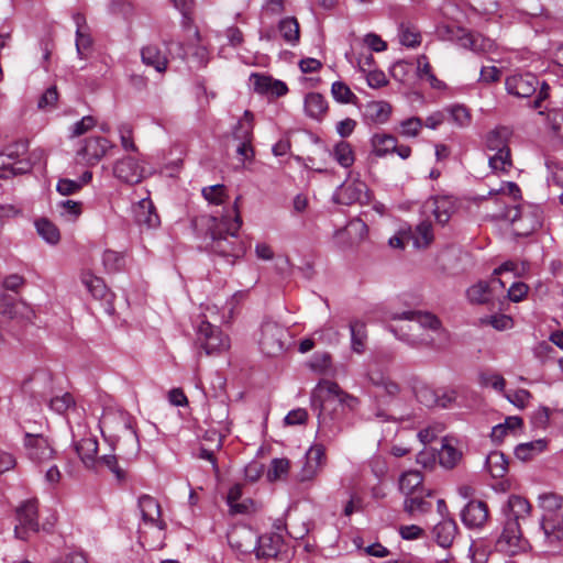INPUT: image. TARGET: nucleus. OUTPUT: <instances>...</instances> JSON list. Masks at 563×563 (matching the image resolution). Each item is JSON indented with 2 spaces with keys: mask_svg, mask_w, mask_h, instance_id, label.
Here are the masks:
<instances>
[{
  "mask_svg": "<svg viewBox=\"0 0 563 563\" xmlns=\"http://www.w3.org/2000/svg\"><path fill=\"white\" fill-rule=\"evenodd\" d=\"M325 449L322 444L312 445L306 453V463L298 474L300 482L313 479L325 464Z\"/></svg>",
  "mask_w": 563,
  "mask_h": 563,
  "instance_id": "16",
  "label": "nucleus"
},
{
  "mask_svg": "<svg viewBox=\"0 0 563 563\" xmlns=\"http://www.w3.org/2000/svg\"><path fill=\"white\" fill-rule=\"evenodd\" d=\"M528 268L529 265L526 262L518 264L514 261H507L494 269V275H500L504 272H514L516 276H521L527 272Z\"/></svg>",
  "mask_w": 563,
  "mask_h": 563,
  "instance_id": "61",
  "label": "nucleus"
},
{
  "mask_svg": "<svg viewBox=\"0 0 563 563\" xmlns=\"http://www.w3.org/2000/svg\"><path fill=\"white\" fill-rule=\"evenodd\" d=\"M489 518L487 504L482 500H471L461 511L462 522L471 528H482Z\"/></svg>",
  "mask_w": 563,
  "mask_h": 563,
  "instance_id": "18",
  "label": "nucleus"
},
{
  "mask_svg": "<svg viewBox=\"0 0 563 563\" xmlns=\"http://www.w3.org/2000/svg\"><path fill=\"white\" fill-rule=\"evenodd\" d=\"M114 145L103 136H92L84 141L77 155L88 165L98 164Z\"/></svg>",
  "mask_w": 563,
  "mask_h": 563,
  "instance_id": "14",
  "label": "nucleus"
},
{
  "mask_svg": "<svg viewBox=\"0 0 563 563\" xmlns=\"http://www.w3.org/2000/svg\"><path fill=\"white\" fill-rule=\"evenodd\" d=\"M22 162L15 159L13 152L4 154L0 153V178H8L18 174H22L26 170Z\"/></svg>",
  "mask_w": 563,
  "mask_h": 563,
  "instance_id": "35",
  "label": "nucleus"
},
{
  "mask_svg": "<svg viewBox=\"0 0 563 563\" xmlns=\"http://www.w3.org/2000/svg\"><path fill=\"white\" fill-rule=\"evenodd\" d=\"M457 533V525L453 518H444L433 528L437 543L442 548L452 545Z\"/></svg>",
  "mask_w": 563,
  "mask_h": 563,
  "instance_id": "24",
  "label": "nucleus"
},
{
  "mask_svg": "<svg viewBox=\"0 0 563 563\" xmlns=\"http://www.w3.org/2000/svg\"><path fill=\"white\" fill-rule=\"evenodd\" d=\"M49 408L59 413V415H63L65 413L69 408L74 407L75 406V399L73 397L71 394L69 393H65L64 395L62 396H56V397H53L51 400H49Z\"/></svg>",
  "mask_w": 563,
  "mask_h": 563,
  "instance_id": "55",
  "label": "nucleus"
},
{
  "mask_svg": "<svg viewBox=\"0 0 563 563\" xmlns=\"http://www.w3.org/2000/svg\"><path fill=\"white\" fill-rule=\"evenodd\" d=\"M0 316L22 324L32 321L34 311L26 302L3 292L0 294Z\"/></svg>",
  "mask_w": 563,
  "mask_h": 563,
  "instance_id": "9",
  "label": "nucleus"
},
{
  "mask_svg": "<svg viewBox=\"0 0 563 563\" xmlns=\"http://www.w3.org/2000/svg\"><path fill=\"white\" fill-rule=\"evenodd\" d=\"M417 399L420 404L426 407L432 408L438 407L439 398H438V389H433L430 386H421L416 391Z\"/></svg>",
  "mask_w": 563,
  "mask_h": 563,
  "instance_id": "54",
  "label": "nucleus"
},
{
  "mask_svg": "<svg viewBox=\"0 0 563 563\" xmlns=\"http://www.w3.org/2000/svg\"><path fill=\"white\" fill-rule=\"evenodd\" d=\"M82 188V183L62 178L57 181L56 190L63 196H70L78 192Z\"/></svg>",
  "mask_w": 563,
  "mask_h": 563,
  "instance_id": "62",
  "label": "nucleus"
},
{
  "mask_svg": "<svg viewBox=\"0 0 563 563\" xmlns=\"http://www.w3.org/2000/svg\"><path fill=\"white\" fill-rule=\"evenodd\" d=\"M115 422L122 424V431L124 432L125 435L131 437L134 440H137V434L133 427V419L128 412H107L101 418V426L102 428L106 429H112Z\"/></svg>",
  "mask_w": 563,
  "mask_h": 563,
  "instance_id": "22",
  "label": "nucleus"
},
{
  "mask_svg": "<svg viewBox=\"0 0 563 563\" xmlns=\"http://www.w3.org/2000/svg\"><path fill=\"white\" fill-rule=\"evenodd\" d=\"M462 459V452L455 449L448 440L442 443L439 452V462L445 468H453Z\"/></svg>",
  "mask_w": 563,
  "mask_h": 563,
  "instance_id": "45",
  "label": "nucleus"
},
{
  "mask_svg": "<svg viewBox=\"0 0 563 563\" xmlns=\"http://www.w3.org/2000/svg\"><path fill=\"white\" fill-rule=\"evenodd\" d=\"M539 506L542 509L541 518L563 517V497L555 493L540 495Z\"/></svg>",
  "mask_w": 563,
  "mask_h": 563,
  "instance_id": "25",
  "label": "nucleus"
},
{
  "mask_svg": "<svg viewBox=\"0 0 563 563\" xmlns=\"http://www.w3.org/2000/svg\"><path fill=\"white\" fill-rule=\"evenodd\" d=\"M367 378L378 389V397H387L389 400H394L401 391L400 385L382 372L377 364L369 366Z\"/></svg>",
  "mask_w": 563,
  "mask_h": 563,
  "instance_id": "15",
  "label": "nucleus"
},
{
  "mask_svg": "<svg viewBox=\"0 0 563 563\" xmlns=\"http://www.w3.org/2000/svg\"><path fill=\"white\" fill-rule=\"evenodd\" d=\"M102 264L107 273H117L124 267V257L122 254L107 250L102 255Z\"/></svg>",
  "mask_w": 563,
  "mask_h": 563,
  "instance_id": "53",
  "label": "nucleus"
},
{
  "mask_svg": "<svg viewBox=\"0 0 563 563\" xmlns=\"http://www.w3.org/2000/svg\"><path fill=\"white\" fill-rule=\"evenodd\" d=\"M91 46L92 38L89 33L85 31L76 32V51L80 58L87 56V52L90 51Z\"/></svg>",
  "mask_w": 563,
  "mask_h": 563,
  "instance_id": "60",
  "label": "nucleus"
},
{
  "mask_svg": "<svg viewBox=\"0 0 563 563\" xmlns=\"http://www.w3.org/2000/svg\"><path fill=\"white\" fill-rule=\"evenodd\" d=\"M135 219L139 224L145 225L150 229L158 227L161 222L154 205L150 199H143L140 201L135 209Z\"/></svg>",
  "mask_w": 563,
  "mask_h": 563,
  "instance_id": "27",
  "label": "nucleus"
},
{
  "mask_svg": "<svg viewBox=\"0 0 563 563\" xmlns=\"http://www.w3.org/2000/svg\"><path fill=\"white\" fill-rule=\"evenodd\" d=\"M397 139L391 134L375 133L371 139L372 153L377 157H384L394 153Z\"/></svg>",
  "mask_w": 563,
  "mask_h": 563,
  "instance_id": "31",
  "label": "nucleus"
},
{
  "mask_svg": "<svg viewBox=\"0 0 563 563\" xmlns=\"http://www.w3.org/2000/svg\"><path fill=\"white\" fill-rule=\"evenodd\" d=\"M365 194L366 185L363 181H353L341 185L335 192V198L339 203L349 206L361 201Z\"/></svg>",
  "mask_w": 563,
  "mask_h": 563,
  "instance_id": "21",
  "label": "nucleus"
},
{
  "mask_svg": "<svg viewBox=\"0 0 563 563\" xmlns=\"http://www.w3.org/2000/svg\"><path fill=\"white\" fill-rule=\"evenodd\" d=\"M96 124V120L91 115H86L81 120L77 121L71 126V136H80L92 129Z\"/></svg>",
  "mask_w": 563,
  "mask_h": 563,
  "instance_id": "64",
  "label": "nucleus"
},
{
  "mask_svg": "<svg viewBox=\"0 0 563 563\" xmlns=\"http://www.w3.org/2000/svg\"><path fill=\"white\" fill-rule=\"evenodd\" d=\"M397 319V317H395ZM398 319H405L409 321L407 330L398 338L402 341L408 342L411 345L429 344L432 339L424 338L419 332L424 329L437 330L440 328V320L431 313L421 311H407L404 312Z\"/></svg>",
  "mask_w": 563,
  "mask_h": 563,
  "instance_id": "5",
  "label": "nucleus"
},
{
  "mask_svg": "<svg viewBox=\"0 0 563 563\" xmlns=\"http://www.w3.org/2000/svg\"><path fill=\"white\" fill-rule=\"evenodd\" d=\"M80 280L95 299L104 303L106 312L111 314L114 311V294L107 287L104 280L89 271L81 273Z\"/></svg>",
  "mask_w": 563,
  "mask_h": 563,
  "instance_id": "12",
  "label": "nucleus"
},
{
  "mask_svg": "<svg viewBox=\"0 0 563 563\" xmlns=\"http://www.w3.org/2000/svg\"><path fill=\"white\" fill-rule=\"evenodd\" d=\"M113 175L123 183L134 185L143 179V168L134 158L128 156L117 161Z\"/></svg>",
  "mask_w": 563,
  "mask_h": 563,
  "instance_id": "19",
  "label": "nucleus"
},
{
  "mask_svg": "<svg viewBox=\"0 0 563 563\" xmlns=\"http://www.w3.org/2000/svg\"><path fill=\"white\" fill-rule=\"evenodd\" d=\"M252 538L253 533L251 530L242 529L240 531L236 530L230 533L228 540L232 549H235L241 553H250L253 551V549H251V545L244 547L243 541L246 540L251 542Z\"/></svg>",
  "mask_w": 563,
  "mask_h": 563,
  "instance_id": "50",
  "label": "nucleus"
},
{
  "mask_svg": "<svg viewBox=\"0 0 563 563\" xmlns=\"http://www.w3.org/2000/svg\"><path fill=\"white\" fill-rule=\"evenodd\" d=\"M240 200L241 196L236 197L233 209L228 214L211 216L207 221L208 250L228 258L231 263L241 258L246 252V244L238 235L242 225L238 207Z\"/></svg>",
  "mask_w": 563,
  "mask_h": 563,
  "instance_id": "1",
  "label": "nucleus"
},
{
  "mask_svg": "<svg viewBox=\"0 0 563 563\" xmlns=\"http://www.w3.org/2000/svg\"><path fill=\"white\" fill-rule=\"evenodd\" d=\"M15 519L18 523L14 527V536L20 540H27L30 533H36L38 526V501L37 499H27L15 509Z\"/></svg>",
  "mask_w": 563,
  "mask_h": 563,
  "instance_id": "7",
  "label": "nucleus"
},
{
  "mask_svg": "<svg viewBox=\"0 0 563 563\" xmlns=\"http://www.w3.org/2000/svg\"><path fill=\"white\" fill-rule=\"evenodd\" d=\"M424 209L427 211H430L434 218L435 221L444 225L446 224L451 217L455 213L457 210L456 202L452 197L449 196H438L430 198L424 203Z\"/></svg>",
  "mask_w": 563,
  "mask_h": 563,
  "instance_id": "17",
  "label": "nucleus"
},
{
  "mask_svg": "<svg viewBox=\"0 0 563 563\" xmlns=\"http://www.w3.org/2000/svg\"><path fill=\"white\" fill-rule=\"evenodd\" d=\"M438 34L442 40L453 41L459 43L464 48H470L474 52L484 49V45L479 44L484 42L479 35L471 34L466 29L457 26L455 24H443L438 27Z\"/></svg>",
  "mask_w": 563,
  "mask_h": 563,
  "instance_id": "11",
  "label": "nucleus"
},
{
  "mask_svg": "<svg viewBox=\"0 0 563 563\" xmlns=\"http://www.w3.org/2000/svg\"><path fill=\"white\" fill-rule=\"evenodd\" d=\"M287 330L275 321H264L261 327L260 347L267 356H277L286 349Z\"/></svg>",
  "mask_w": 563,
  "mask_h": 563,
  "instance_id": "8",
  "label": "nucleus"
},
{
  "mask_svg": "<svg viewBox=\"0 0 563 563\" xmlns=\"http://www.w3.org/2000/svg\"><path fill=\"white\" fill-rule=\"evenodd\" d=\"M412 239L416 247H428L434 239L431 222L428 220L421 221L412 232Z\"/></svg>",
  "mask_w": 563,
  "mask_h": 563,
  "instance_id": "38",
  "label": "nucleus"
},
{
  "mask_svg": "<svg viewBox=\"0 0 563 563\" xmlns=\"http://www.w3.org/2000/svg\"><path fill=\"white\" fill-rule=\"evenodd\" d=\"M289 470V461L287 459H274L268 470L267 476L269 481H276L285 475Z\"/></svg>",
  "mask_w": 563,
  "mask_h": 563,
  "instance_id": "59",
  "label": "nucleus"
},
{
  "mask_svg": "<svg viewBox=\"0 0 563 563\" xmlns=\"http://www.w3.org/2000/svg\"><path fill=\"white\" fill-rule=\"evenodd\" d=\"M75 450L86 467H93L98 452V441L96 438H84L76 442Z\"/></svg>",
  "mask_w": 563,
  "mask_h": 563,
  "instance_id": "28",
  "label": "nucleus"
},
{
  "mask_svg": "<svg viewBox=\"0 0 563 563\" xmlns=\"http://www.w3.org/2000/svg\"><path fill=\"white\" fill-rule=\"evenodd\" d=\"M233 139L239 142L252 141L253 139V113L249 110L238 121L233 129Z\"/></svg>",
  "mask_w": 563,
  "mask_h": 563,
  "instance_id": "36",
  "label": "nucleus"
},
{
  "mask_svg": "<svg viewBox=\"0 0 563 563\" xmlns=\"http://www.w3.org/2000/svg\"><path fill=\"white\" fill-rule=\"evenodd\" d=\"M59 217L67 222H75L82 213V203L74 200H62L56 203Z\"/></svg>",
  "mask_w": 563,
  "mask_h": 563,
  "instance_id": "41",
  "label": "nucleus"
},
{
  "mask_svg": "<svg viewBox=\"0 0 563 563\" xmlns=\"http://www.w3.org/2000/svg\"><path fill=\"white\" fill-rule=\"evenodd\" d=\"M282 542V537L276 533H267L256 537V544L253 548L255 556L258 560L277 556Z\"/></svg>",
  "mask_w": 563,
  "mask_h": 563,
  "instance_id": "20",
  "label": "nucleus"
},
{
  "mask_svg": "<svg viewBox=\"0 0 563 563\" xmlns=\"http://www.w3.org/2000/svg\"><path fill=\"white\" fill-rule=\"evenodd\" d=\"M254 90L261 95H268L274 79L269 76L254 73L250 76Z\"/></svg>",
  "mask_w": 563,
  "mask_h": 563,
  "instance_id": "58",
  "label": "nucleus"
},
{
  "mask_svg": "<svg viewBox=\"0 0 563 563\" xmlns=\"http://www.w3.org/2000/svg\"><path fill=\"white\" fill-rule=\"evenodd\" d=\"M278 30L282 37L290 45H296L300 38L299 23L295 18H285L280 20Z\"/></svg>",
  "mask_w": 563,
  "mask_h": 563,
  "instance_id": "40",
  "label": "nucleus"
},
{
  "mask_svg": "<svg viewBox=\"0 0 563 563\" xmlns=\"http://www.w3.org/2000/svg\"><path fill=\"white\" fill-rule=\"evenodd\" d=\"M139 508L145 522H154L161 515V507L157 500L150 495H142L139 498Z\"/></svg>",
  "mask_w": 563,
  "mask_h": 563,
  "instance_id": "43",
  "label": "nucleus"
},
{
  "mask_svg": "<svg viewBox=\"0 0 563 563\" xmlns=\"http://www.w3.org/2000/svg\"><path fill=\"white\" fill-rule=\"evenodd\" d=\"M540 528L544 534V547L550 554L563 550V517L541 518Z\"/></svg>",
  "mask_w": 563,
  "mask_h": 563,
  "instance_id": "13",
  "label": "nucleus"
},
{
  "mask_svg": "<svg viewBox=\"0 0 563 563\" xmlns=\"http://www.w3.org/2000/svg\"><path fill=\"white\" fill-rule=\"evenodd\" d=\"M197 343L207 355L225 352L230 347V339L222 330L211 324L205 318L197 328Z\"/></svg>",
  "mask_w": 563,
  "mask_h": 563,
  "instance_id": "6",
  "label": "nucleus"
},
{
  "mask_svg": "<svg viewBox=\"0 0 563 563\" xmlns=\"http://www.w3.org/2000/svg\"><path fill=\"white\" fill-rule=\"evenodd\" d=\"M57 100V88L56 86H51L38 98L37 108L40 110H52L56 107Z\"/></svg>",
  "mask_w": 563,
  "mask_h": 563,
  "instance_id": "57",
  "label": "nucleus"
},
{
  "mask_svg": "<svg viewBox=\"0 0 563 563\" xmlns=\"http://www.w3.org/2000/svg\"><path fill=\"white\" fill-rule=\"evenodd\" d=\"M202 196L210 203L219 206V205L223 203L227 198L225 187L223 185H219V184L209 186V187H205L202 189Z\"/></svg>",
  "mask_w": 563,
  "mask_h": 563,
  "instance_id": "56",
  "label": "nucleus"
},
{
  "mask_svg": "<svg viewBox=\"0 0 563 563\" xmlns=\"http://www.w3.org/2000/svg\"><path fill=\"white\" fill-rule=\"evenodd\" d=\"M506 91L516 98H530L536 93L530 107L534 110L542 108L543 101L549 98L550 86L531 73L514 74L505 80Z\"/></svg>",
  "mask_w": 563,
  "mask_h": 563,
  "instance_id": "4",
  "label": "nucleus"
},
{
  "mask_svg": "<svg viewBox=\"0 0 563 563\" xmlns=\"http://www.w3.org/2000/svg\"><path fill=\"white\" fill-rule=\"evenodd\" d=\"M306 114L316 120H322L328 112V101L319 92H309L305 97Z\"/></svg>",
  "mask_w": 563,
  "mask_h": 563,
  "instance_id": "26",
  "label": "nucleus"
},
{
  "mask_svg": "<svg viewBox=\"0 0 563 563\" xmlns=\"http://www.w3.org/2000/svg\"><path fill=\"white\" fill-rule=\"evenodd\" d=\"M391 114V106L386 101H372L366 104L365 117L374 123H385Z\"/></svg>",
  "mask_w": 563,
  "mask_h": 563,
  "instance_id": "32",
  "label": "nucleus"
},
{
  "mask_svg": "<svg viewBox=\"0 0 563 563\" xmlns=\"http://www.w3.org/2000/svg\"><path fill=\"white\" fill-rule=\"evenodd\" d=\"M486 467L494 478H501L508 471V462L501 452H492L486 457Z\"/></svg>",
  "mask_w": 563,
  "mask_h": 563,
  "instance_id": "37",
  "label": "nucleus"
},
{
  "mask_svg": "<svg viewBox=\"0 0 563 563\" xmlns=\"http://www.w3.org/2000/svg\"><path fill=\"white\" fill-rule=\"evenodd\" d=\"M331 95L333 99L339 103H352L355 104L357 101L356 95L350 89V87L343 81H334L331 86Z\"/></svg>",
  "mask_w": 563,
  "mask_h": 563,
  "instance_id": "48",
  "label": "nucleus"
},
{
  "mask_svg": "<svg viewBox=\"0 0 563 563\" xmlns=\"http://www.w3.org/2000/svg\"><path fill=\"white\" fill-rule=\"evenodd\" d=\"M401 134L405 136H417L422 128V121L418 117L409 118L401 122Z\"/></svg>",
  "mask_w": 563,
  "mask_h": 563,
  "instance_id": "63",
  "label": "nucleus"
},
{
  "mask_svg": "<svg viewBox=\"0 0 563 563\" xmlns=\"http://www.w3.org/2000/svg\"><path fill=\"white\" fill-rule=\"evenodd\" d=\"M352 350L356 353H363L367 339L366 325L364 322L355 320L350 322Z\"/></svg>",
  "mask_w": 563,
  "mask_h": 563,
  "instance_id": "42",
  "label": "nucleus"
},
{
  "mask_svg": "<svg viewBox=\"0 0 563 563\" xmlns=\"http://www.w3.org/2000/svg\"><path fill=\"white\" fill-rule=\"evenodd\" d=\"M35 228L38 235L49 244H57L60 240V233L58 228L47 220L42 218L35 221Z\"/></svg>",
  "mask_w": 563,
  "mask_h": 563,
  "instance_id": "44",
  "label": "nucleus"
},
{
  "mask_svg": "<svg viewBox=\"0 0 563 563\" xmlns=\"http://www.w3.org/2000/svg\"><path fill=\"white\" fill-rule=\"evenodd\" d=\"M512 135V130L505 125H498L489 131L485 139L487 150L499 152L509 148V140Z\"/></svg>",
  "mask_w": 563,
  "mask_h": 563,
  "instance_id": "23",
  "label": "nucleus"
},
{
  "mask_svg": "<svg viewBox=\"0 0 563 563\" xmlns=\"http://www.w3.org/2000/svg\"><path fill=\"white\" fill-rule=\"evenodd\" d=\"M492 291L486 282H478L467 289V297L473 303H485L490 299Z\"/></svg>",
  "mask_w": 563,
  "mask_h": 563,
  "instance_id": "52",
  "label": "nucleus"
},
{
  "mask_svg": "<svg viewBox=\"0 0 563 563\" xmlns=\"http://www.w3.org/2000/svg\"><path fill=\"white\" fill-rule=\"evenodd\" d=\"M27 457L40 465L54 459L56 452L43 434L26 432L23 440Z\"/></svg>",
  "mask_w": 563,
  "mask_h": 563,
  "instance_id": "10",
  "label": "nucleus"
},
{
  "mask_svg": "<svg viewBox=\"0 0 563 563\" xmlns=\"http://www.w3.org/2000/svg\"><path fill=\"white\" fill-rule=\"evenodd\" d=\"M450 119L459 126H468L472 122L471 111L463 104H453L445 109Z\"/></svg>",
  "mask_w": 563,
  "mask_h": 563,
  "instance_id": "51",
  "label": "nucleus"
},
{
  "mask_svg": "<svg viewBox=\"0 0 563 563\" xmlns=\"http://www.w3.org/2000/svg\"><path fill=\"white\" fill-rule=\"evenodd\" d=\"M399 41L407 47H416L421 43V34L413 24L402 22L399 25Z\"/></svg>",
  "mask_w": 563,
  "mask_h": 563,
  "instance_id": "47",
  "label": "nucleus"
},
{
  "mask_svg": "<svg viewBox=\"0 0 563 563\" xmlns=\"http://www.w3.org/2000/svg\"><path fill=\"white\" fill-rule=\"evenodd\" d=\"M547 446V442L542 439L520 443L515 449V455L521 461L531 460L534 455L541 453Z\"/></svg>",
  "mask_w": 563,
  "mask_h": 563,
  "instance_id": "46",
  "label": "nucleus"
},
{
  "mask_svg": "<svg viewBox=\"0 0 563 563\" xmlns=\"http://www.w3.org/2000/svg\"><path fill=\"white\" fill-rule=\"evenodd\" d=\"M432 509V503L427 500L421 492L406 497L404 501V510L409 516L424 515Z\"/></svg>",
  "mask_w": 563,
  "mask_h": 563,
  "instance_id": "34",
  "label": "nucleus"
},
{
  "mask_svg": "<svg viewBox=\"0 0 563 563\" xmlns=\"http://www.w3.org/2000/svg\"><path fill=\"white\" fill-rule=\"evenodd\" d=\"M332 156L344 168L351 167L355 161L353 147L346 141H340L334 145Z\"/></svg>",
  "mask_w": 563,
  "mask_h": 563,
  "instance_id": "39",
  "label": "nucleus"
},
{
  "mask_svg": "<svg viewBox=\"0 0 563 563\" xmlns=\"http://www.w3.org/2000/svg\"><path fill=\"white\" fill-rule=\"evenodd\" d=\"M423 477L418 471L405 472L399 478V488L406 497L422 492Z\"/></svg>",
  "mask_w": 563,
  "mask_h": 563,
  "instance_id": "33",
  "label": "nucleus"
},
{
  "mask_svg": "<svg viewBox=\"0 0 563 563\" xmlns=\"http://www.w3.org/2000/svg\"><path fill=\"white\" fill-rule=\"evenodd\" d=\"M488 163L493 170L508 173L512 168L510 148L495 152V154L489 157Z\"/></svg>",
  "mask_w": 563,
  "mask_h": 563,
  "instance_id": "49",
  "label": "nucleus"
},
{
  "mask_svg": "<svg viewBox=\"0 0 563 563\" xmlns=\"http://www.w3.org/2000/svg\"><path fill=\"white\" fill-rule=\"evenodd\" d=\"M142 62L154 67L158 73L167 69L168 59L156 45H147L141 51Z\"/></svg>",
  "mask_w": 563,
  "mask_h": 563,
  "instance_id": "29",
  "label": "nucleus"
},
{
  "mask_svg": "<svg viewBox=\"0 0 563 563\" xmlns=\"http://www.w3.org/2000/svg\"><path fill=\"white\" fill-rule=\"evenodd\" d=\"M531 510L532 507L525 497L519 495L509 496L501 509L505 519L501 523L500 533L495 541L497 552L515 556L527 553L531 549V544L521 529V521L530 517Z\"/></svg>",
  "mask_w": 563,
  "mask_h": 563,
  "instance_id": "2",
  "label": "nucleus"
},
{
  "mask_svg": "<svg viewBox=\"0 0 563 563\" xmlns=\"http://www.w3.org/2000/svg\"><path fill=\"white\" fill-rule=\"evenodd\" d=\"M541 213L538 206L530 203L505 205L493 218L508 221L516 236H529L541 227Z\"/></svg>",
  "mask_w": 563,
  "mask_h": 563,
  "instance_id": "3",
  "label": "nucleus"
},
{
  "mask_svg": "<svg viewBox=\"0 0 563 563\" xmlns=\"http://www.w3.org/2000/svg\"><path fill=\"white\" fill-rule=\"evenodd\" d=\"M324 391L329 395L335 396L339 400L344 394V390L341 389L338 383L327 379L321 380L311 395L312 406L318 407L320 412L323 407L322 393Z\"/></svg>",
  "mask_w": 563,
  "mask_h": 563,
  "instance_id": "30",
  "label": "nucleus"
}]
</instances>
